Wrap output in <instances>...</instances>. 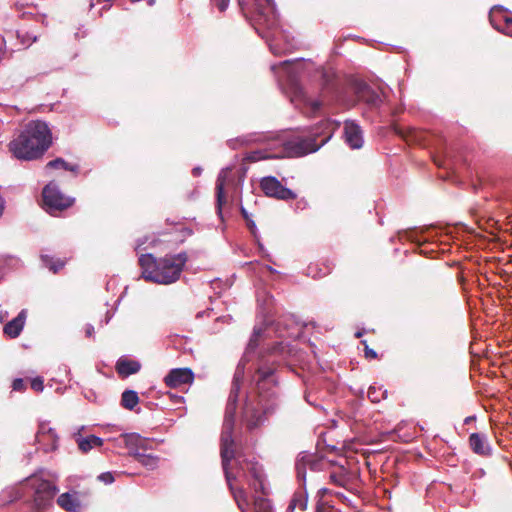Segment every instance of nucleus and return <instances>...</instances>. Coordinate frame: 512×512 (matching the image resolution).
<instances>
[{
	"label": "nucleus",
	"instance_id": "nucleus-1",
	"mask_svg": "<svg viewBox=\"0 0 512 512\" xmlns=\"http://www.w3.org/2000/svg\"><path fill=\"white\" fill-rule=\"evenodd\" d=\"M240 378L241 374L240 372L237 371L233 378L229 402L225 410L223 430L220 439V455L222 459V467L224 470L225 478L229 486V489L233 495V498L241 512H246V509L249 505L246 492L243 488L234 486L236 476L233 475L232 472L230 471L231 460L235 457L233 429L236 410L235 401L237 393L240 389Z\"/></svg>",
	"mask_w": 512,
	"mask_h": 512
},
{
	"label": "nucleus",
	"instance_id": "nucleus-2",
	"mask_svg": "<svg viewBox=\"0 0 512 512\" xmlns=\"http://www.w3.org/2000/svg\"><path fill=\"white\" fill-rule=\"evenodd\" d=\"M51 144L52 133L47 123L34 120L9 143V151L19 160L31 161L42 157Z\"/></svg>",
	"mask_w": 512,
	"mask_h": 512
},
{
	"label": "nucleus",
	"instance_id": "nucleus-3",
	"mask_svg": "<svg viewBox=\"0 0 512 512\" xmlns=\"http://www.w3.org/2000/svg\"><path fill=\"white\" fill-rule=\"evenodd\" d=\"M187 260V254L181 252L162 258H156L152 254H143L139 257L138 262L145 280L167 285L180 278Z\"/></svg>",
	"mask_w": 512,
	"mask_h": 512
},
{
	"label": "nucleus",
	"instance_id": "nucleus-4",
	"mask_svg": "<svg viewBox=\"0 0 512 512\" xmlns=\"http://www.w3.org/2000/svg\"><path fill=\"white\" fill-rule=\"evenodd\" d=\"M328 140V137L323 139L321 143H316L315 138H295L283 143L282 148L277 154L284 157H301L309 153L316 152Z\"/></svg>",
	"mask_w": 512,
	"mask_h": 512
},
{
	"label": "nucleus",
	"instance_id": "nucleus-5",
	"mask_svg": "<svg viewBox=\"0 0 512 512\" xmlns=\"http://www.w3.org/2000/svg\"><path fill=\"white\" fill-rule=\"evenodd\" d=\"M42 195L46 211L51 215L69 208L74 202L73 199L64 196L52 182L44 187Z\"/></svg>",
	"mask_w": 512,
	"mask_h": 512
},
{
	"label": "nucleus",
	"instance_id": "nucleus-6",
	"mask_svg": "<svg viewBox=\"0 0 512 512\" xmlns=\"http://www.w3.org/2000/svg\"><path fill=\"white\" fill-rule=\"evenodd\" d=\"M328 465H330L329 461H326L324 458L319 457L316 454L301 452L298 455L295 464L297 478L303 481L304 485L308 469L313 472L323 471L328 470Z\"/></svg>",
	"mask_w": 512,
	"mask_h": 512
},
{
	"label": "nucleus",
	"instance_id": "nucleus-7",
	"mask_svg": "<svg viewBox=\"0 0 512 512\" xmlns=\"http://www.w3.org/2000/svg\"><path fill=\"white\" fill-rule=\"evenodd\" d=\"M260 188L266 196L278 200L288 201L297 197L291 189L284 187L274 176L263 177L260 180Z\"/></svg>",
	"mask_w": 512,
	"mask_h": 512
},
{
	"label": "nucleus",
	"instance_id": "nucleus-8",
	"mask_svg": "<svg viewBox=\"0 0 512 512\" xmlns=\"http://www.w3.org/2000/svg\"><path fill=\"white\" fill-rule=\"evenodd\" d=\"M29 483L34 490V502L39 508L52 500L57 492V487L48 480L33 477Z\"/></svg>",
	"mask_w": 512,
	"mask_h": 512
},
{
	"label": "nucleus",
	"instance_id": "nucleus-9",
	"mask_svg": "<svg viewBox=\"0 0 512 512\" xmlns=\"http://www.w3.org/2000/svg\"><path fill=\"white\" fill-rule=\"evenodd\" d=\"M242 420L248 430H253L263 425L267 419L258 405V401L249 400L245 403Z\"/></svg>",
	"mask_w": 512,
	"mask_h": 512
},
{
	"label": "nucleus",
	"instance_id": "nucleus-10",
	"mask_svg": "<svg viewBox=\"0 0 512 512\" xmlns=\"http://www.w3.org/2000/svg\"><path fill=\"white\" fill-rule=\"evenodd\" d=\"M163 381L169 388H178L182 385L192 384L194 381V373L192 369L187 367L174 368L168 372Z\"/></svg>",
	"mask_w": 512,
	"mask_h": 512
},
{
	"label": "nucleus",
	"instance_id": "nucleus-11",
	"mask_svg": "<svg viewBox=\"0 0 512 512\" xmlns=\"http://www.w3.org/2000/svg\"><path fill=\"white\" fill-rule=\"evenodd\" d=\"M329 470V481L330 483L343 487L347 490H351L350 485L352 483L353 474L343 464H333L330 462L328 465Z\"/></svg>",
	"mask_w": 512,
	"mask_h": 512
},
{
	"label": "nucleus",
	"instance_id": "nucleus-12",
	"mask_svg": "<svg viewBox=\"0 0 512 512\" xmlns=\"http://www.w3.org/2000/svg\"><path fill=\"white\" fill-rule=\"evenodd\" d=\"M355 95L370 108H377L382 103L380 94L364 82L355 84Z\"/></svg>",
	"mask_w": 512,
	"mask_h": 512
},
{
	"label": "nucleus",
	"instance_id": "nucleus-13",
	"mask_svg": "<svg viewBox=\"0 0 512 512\" xmlns=\"http://www.w3.org/2000/svg\"><path fill=\"white\" fill-rule=\"evenodd\" d=\"M36 441L45 452H50L57 448L58 436L48 424L41 423L36 434Z\"/></svg>",
	"mask_w": 512,
	"mask_h": 512
},
{
	"label": "nucleus",
	"instance_id": "nucleus-14",
	"mask_svg": "<svg viewBox=\"0 0 512 512\" xmlns=\"http://www.w3.org/2000/svg\"><path fill=\"white\" fill-rule=\"evenodd\" d=\"M257 401L267 420L273 416L280 408V400L274 391H259Z\"/></svg>",
	"mask_w": 512,
	"mask_h": 512
},
{
	"label": "nucleus",
	"instance_id": "nucleus-15",
	"mask_svg": "<svg viewBox=\"0 0 512 512\" xmlns=\"http://www.w3.org/2000/svg\"><path fill=\"white\" fill-rule=\"evenodd\" d=\"M239 467L242 471H247L253 478L250 486L257 492H264V474L261 465L257 462L243 461L239 462Z\"/></svg>",
	"mask_w": 512,
	"mask_h": 512
},
{
	"label": "nucleus",
	"instance_id": "nucleus-16",
	"mask_svg": "<svg viewBox=\"0 0 512 512\" xmlns=\"http://www.w3.org/2000/svg\"><path fill=\"white\" fill-rule=\"evenodd\" d=\"M345 142L351 149H359L363 146V133L359 125L353 121L344 123Z\"/></svg>",
	"mask_w": 512,
	"mask_h": 512
},
{
	"label": "nucleus",
	"instance_id": "nucleus-17",
	"mask_svg": "<svg viewBox=\"0 0 512 512\" xmlns=\"http://www.w3.org/2000/svg\"><path fill=\"white\" fill-rule=\"evenodd\" d=\"M468 443L473 453L481 457H489L492 455V448L486 435L481 433H472L469 436Z\"/></svg>",
	"mask_w": 512,
	"mask_h": 512
},
{
	"label": "nucleus",
	"instance_id": "nucleus-18",
	"mask_svg": "<svg viewBox=\"0 0 512 512\" xmlns=\"http://www.w3.org/2000/svg\"><path fill=\"white\" fill-rule=\"evenodd\" d=\"M125 445L129 454L135 458V452H146L151 448L152 442L138 434H129L125 436Z\"/></svg>",
	"mask_w": 512,
	"mask_h": 512
},
{
	"label": "nucleus",
	"instance_id": "nucleus-19",
	"mask_svg": "<svg viewBox=\"0 0 512 512\" xmlns=\"http://www.w3.org/2000/svg\"><path fill=\"white\" fill-rule=\"evenodd\" d=\"M26 317V310H21L15 318L5 324L3 328L4 334L12 339L18 337L24 328Z\"/></svg>",
	"mask_w": 512,
	"mask_h": 512
},
{
	"label": "nucleus",
	"instance_id": "nucleus-20",
	"mask_svg": "<svg viewBox=\"0 0 512 512\" xmlns=\"http://www.w3.org/2000/svg\"><path fill=\"white\" fill-rule=\"evenodd\" d=\"M57 504L67 512H80L82 503L76 496V493H63L57 499Z\"/></svg>",
	"mask_w": 512,
	"mask_h": 512
},
{
	"label": "nucleus",
	"instance_id": "nucleus-21",
	"mask_svg": "<svg viewBox=\"0 0 512 512\" xmlns=\"http://www.w3.org/2000/svg\"><path fill=\"white\" fill-rule=\"evenodd\" d=\"M116 371L121 377H128L140 371L141 364L136 360L120 358L116 363Z\"/></svg>",
	"mask_w": 512,
	"mask_h": 512
},
{
	"label": "nucleus",
	"instance_id": "nucleus-22",
	"mask_svg": "<svg viewBox=\"0 0 512 512\" xmlns=\"http://www.w3.org/2000/svg\"><path fill=\"white\" fill-rule=\"evenodd\" d=\"M275 372V368L272 366L264 365L257 369V387L259 391H264L266 385L272 383L276 384L275 379L273 378Z\"/></svg>",
	"mask_w": 512,
	"mask_h": 512
},
{
	"label": "nucleus",
	"instance_id": "nucleus-23",
	"mask_svg": "<svg viewBox=\"0 0 512 512\" xmlns=\"http://www.w3.org/2000/svg\"><path fill=\"white\" fill-rule=\"evenodd\" d=\"M280 158H281L280 154L272 153L269 150L264 149V150H256V151L247 153L245 155V157L243 158V161L249 162V163H254V162H257L260 160H265V159H280Z\"/></svg>",
	"mask_w": 512,
	"mask_h": 512
},
{
	"label": "nucleus",
	"instance_id": "nucleus-24",
	"mask_svg": "<svg viewBox=\"0 0 512 512\" xmlns=\"http://www.w3.org/2000/svg\"><path fill=\"white\" fill-rule=\"evenodd\" d=\"M226 182V175L224 173L219 174L216 181V209L217 214L222 217V206L225 203L224 186Z\"/></svg>",
	"mask_w": 512,
	"mask_h": 512
},
{
	"label": "nucleus",
	"instance_id": "nucleus-25",
	"mask_svg": "<svg viewBox=\"0 0 512 512\" xmlns=\"http://www.w3.org/2000/svg\"><path fill=\"white\" fill-rule=\"evenodd\" d=\"M496 12L502 13L503 11L501 9H496V8L492 9L490 16H489L490 22L498 31H501L505 35L512 37V18H510L506 15H503L504 23L502 25L496 24L495 23V13Z\"/></svg>",
	"mask_w": 512,
	"mask_h": 512
},
{
	"label": "nucleus",
	"instance_id": "nucleus-26",
	"mask_svg": "<svg viewBox=\"0 0 512 512\" xmlns=\"http://www.w3.org/2000/svg\"><path fill=\"white\" fill-rule=\"evenodd\" d=\"M307 508V493L305 490L296 491L288 505V512H294L296 509L304 511Z\"/></svg>",
	"mask_w": 512,
	"mask_h": 512
},
{
	"label": "nucleus",
	"instance_id": "nucleus-27",
	"mask_svg": "<svg viewBox=\"0 0 512 512\" xmlns=\"http://www.w3.org/2000/svg\"><path fill=\"white\" fill-rule=\"evenodd\" d=\"M139 403V396L134 390H125L121 395V406L133 410Z\"/></svg>",
	"mask_w": 512,
	"mask_h": 512
},
{
	"label": "nucleus",
	"instance_id": "nucleus-28",
	"mask_svg": "<svg viewBox=\"0 0 512 512\" xmlns=\"http://www.w3.org/2000/svg\"><path fill=\"white\" fill-rule=\"evenodd\" d=\"M102 439L95 436L89 435L86 438H82L78 441V447L82 452H88L90 449L96 446L102 445Z\"/></svg>",
	"mask_w": 512,
	"mask_h": 512
},
{
	"label": "nucleus",
	"instance_id": "nucleus-29",
	"mask_svg": "<svg viewBox=\"0 0 512 512\" xmlns=\"http://www.w3.org/2000/svg\"><path fill=\"white\" fill-rule=\"evenodd\" d=\"M135 459L142 465L151 469L155 468L158 463V457L152 454H146L145 452H135Z\"/></svg>",
	"mask_w": 512,
	"mask_h": 512
},
{
	"label": "nucleus",
	"instance_id": "nucleus-30",
	"mask_svg": "<svg viewBox=\"0 0 512 512\" xmlns=\"http://www.w3.org/2000/svg\"><path fill=\"white\" fill-rule=\"evenodd\" d=\"M41 259L43 264L53 273H58L65 265V261L61 259H54L48 255H43Z\"/></svg>",
	"mask_w": 512,
	"mask_h": 512
},
{
	"label": "nucleus",
	"instance_id": "nucleus-31",
	"mask_svg": "<svg viewBox=\"0 0 512 512\" xmlns=\"http://www.w3.org/2000/svg\"><path fill=\"white\" fill-rule=\"evenodd\" d=\"M47 168H54V169H58V168H62L64 170H70V171H77L78 170V166H70L69 163H67L66 161H64L62 158H57L55 160H52V161H49L46 165Z\"/></svg>",
	"mask_w": 512,
	"mask_h": 512
},
{
	"label": "nucleus",
	"instance_id": "nucleus-32",
	"mask_svg": "<svg viewBox=\"0 0 512 512\" xmlns=\"http://www.w3.org/2000/svg\"><path fill=\"white\" fill-rule=\"evenodd\" d=\"M254 511L255 512H272L269 500L266 498H263V497H255Z\"/></svg>",
	"mask_w": 512,
	"mask_h": 512
},
{
	"label": "nucleus",
	"instance_id": "nucleus-33",
	"mask_svg": "<svg viewBox=\"0 0 512 512\" xmlns=\"http://www.w3.org/2000/svg\"><path fill=\"white\" fill-rule=\"evenodd\" d=\"M315 512H340V511L338 509H336L334 506L330 505L329 503L324 502L322 500H318Z\"/></svg>",
	"mask_w": 512,
	"mask_h": 512
},
{
	"label": "nucleus",
	"instance_id": "nucleus-34",
	"mask_svg": "<svg viewBox=\"0 0 512 512\" xmlns=\"http://www.w3.org/2000/svg\"><path fill=\"white\" fill-rule=\"evenodd\" d=\"M361 343L364 345L365 357L369 360L377 359V353L368 346L367 341L363 340Z\"/></svg>",
	"mask_w": 512,
	"mask_h": 512
},
{
	"label": "nucleus",
	"instance_id": "nucleus-35",
	"mask_svg": "<svg viewBox=\"0 0 512 512\" xmlns=\"http://www.w3.org/2000/svg\"><path fill=\"white\" fill-rule=\"evenodd\" d=\"M31 388L36 392H41L44 389V380L42 377H36L31 380Z\"/></svg>",
	"mask_w": 512,
	"mask_h": 512
},
{
	"label": "nucleus",
	"instance_id": "nucleus-36",
	"mask_svg": "<svg viewBox=\"0 0 512 512\" xmlns=\"http://www.w3.org/2000/svg\"><path fill=\"white\" fill-rule=\"evenodd\" d=\"M212 3L218 8L220 12H224L228 5L230 0H211Z\"/></svg>",
	"mask_w": 512,
	"mask_h": 512
},
{
	"label": "nucleus",
	"instance_id": "nucleus-37",
	"mask_svg": "<svg viewBox=\"0 0 512 512\" xmlns=\"http://www.w3.org/2000/svg\"><path fill=\"white\" fill-rule=\"evenodd\" d=\"M25 387L26 386L24 380L21 378L14 379V381L12 382V389L14 391H23L25 390Z\"/></svg>",
	"mask_w": 512,
	"mask_h": 512
},
{
	"label": "nucleus",
	"instance_id": "nucleus-38",
	"mask_svg": "<svg viewBox=\"0 0 512 512\" xmlns=\"http://www.w3.org/2000/svg\"><path fill=\"white\" fill-rule=\"evenodd\" d=\"M98 479L105 484H111L114 481V476L110 472L101 473Z\"/></svg>",
	"mask_w": 512,
	"mask_h": 512
},
{
	"label": "nucleus",
	"instance_id": "nucleus-39",
	"mask_svg": "<svg viewBox=\"0 0 512 512\" xmlns=\"http://www.w3.org/2000/svg\"><path fill=\"white\" fill-rule=\"evenodd\" d=\"M261 330H254L252 337L249 340V347L256 348L258 343V338L260 337Z\"/></svg>",
	"mask_w": 512,
	"mask_h": 512
},
{
	"label": "nucleus",
	"instance_id": "nucleus-40",
	"mask_svg": "<svg viewBox=\"0 0 512 512\" xmlns=\"http://www.w3.org/2000/svg\"><path fill=\"white\" fill-rule=\"evenodd\" d=\"M308 271H309V274H312V276H313L314 278H317V277H319V278H320V277H323V276L327 275V274L330 272V268H329V267H326V271H325V272H323V273H314V266L310 265V266L308 267Z\"/></svg>",
	"mask_w": 512,
	"mask_h": 512
},
{
	"label": "nucleus",
	"instance_id": "nucleus-41",
	"mask_svg": "<svg viewBox=\"0 0 512 512\" xmlns=\"http://www.w3.org/2000/svg\"><path fill=\"white\" fill-rule=\"evenodd\" d=\"M376 394H377V390H376V388H375V387H370V388L368 389V398H369L372 402H374V403H376V402H378V401H379V398H378V396H377Z\"/></svg>",
	"mask_w": 512,
	"mask_h": 512
},
{
	"label": "nucleus",
	"instance_id": "nucleus-42",
	"mask_svg": "<svg viewBox=\"0 0 512 512\" xmlns=\"http://www.w3.org/2000/svg\"><path fill=\"white\" fill-rule=\"evenodd\" d=\"M84 332H85V336L86 337L91 338V337H93L95 330H94V327L91 324H87L84 327Z\"/></svg>",
	"mask_w": 512,
	"mask_h": 512
},
{
	"label": "nucleus",
	"instance_id": "nucleus-43",
	"mask_svg": "<svg viewBox=\"0 0 512 512\" xmlns=\"http://www.w3.org/2000/svg\"><path fill=\"white\" fill-rule=\"evenodd\" d=\"M329 492L327 488H322L318 491V495L320 496V499Z\"/></svg>",
	"mask_w": 512,
	"mask_h": 512
},
{
	"label": "nucleus",
	"instance_id": "nucleus-44",
	"mask_svg": "<svg viewBox=\"0 0 512 512\" xmlns=\"http://www.w3.org/2000/svg\"><path fill=\"white\" fill-rule=\"evenodd\" d=\"M335 495H336V496H337L341 501H343V502H346V501L348 500V499H347V497H346L343 493L338 492V493H336Z\"/></svg>",
	"mask_w": 512,
	"mask_h": 512
},
{
	"label": "nucleus",
	"instance_id": "nucleus-45",
	"mask_svg": "<svg viewBox=\"0 0 512 512\" xmlns=\"http://www.w3.org/2000/svg\"><path fill=\"white\" fill-rule=\"evenodd\" d=\"M169 397L171 399H175L176 401L180 402L181 400H183V397L182 396H177V395H174L172 393H169Z\"/></svg>",
	"mask_w": 512,
	"mask_h": 512
},
{
	"label": "nucleus",
	"instance_id": "nucleus-46",
	"mask_svg": "<svg viewBox=\"0 0 512 512\" xmlns=\"http://www.w3.org/2000/svg\"><path fill=\"white\" fill-rule=\"evenodd\" d=\"M182 232L184 233V236H190L192 234V230L189 228H183Z\"/></svg>",
	"mask_w": 512,
	"mask_h": 512
},
{
	"label": "nucleus",
	"instance_id": "nucleus-47",
	"mask_svg": "<svg viewBox=\"0 0 512 512\" xmlns=\"http://www.w3.org/2000/svg\"><path fill=\"white\" fill-rule=\"evenodd\" d=\"M192 172H193V175L197 176L200 174V168H194Z\"/></svg>",
	"mask_w": 512,
	"mask_h": 512
},
{
	"label": "nucleus",
	"instance_id": "nucleus-48",
	"mask_svg": "<svg viewBox=\"0 0 512 512\" xmlns=\"http://www.w3.org/2000/svg\"><path fill=\"white\" fill-rule=\"evenodd\" d=\"M474 419H475V417H473V416H469V417H467V418L465 419V423H469V422H471V421H472V420H474Z\"/></svg>",
	"mask_w": 512,
	"mask_h": 512
},
{
	"label": "nucleus",
	"instance_id": "nucleus-49",
	"mask_svg": "<svg viewBox=\"0 0 512 512\" xmlns=\"http://www.w3.org/2000/svg\"><path fill=\"white\" fill-rule=\"evenodd\" d=\"M241 211H242L243 217L247 219V213H246L245 209L242 208Z\"/></svg>",
	"mask_w": 512,
	"mask_h": 512
},
{
	"label": "nucleus",
	"instance_id": "nucleus-50",
	"mask_svg": "<svg viewBox=\"0 0 512 512\" xmlns=\"http://www.w3.org/2000/svg\"><path fill=\"white\" fill-rule=\"evenodd\" d=\"M314 109H318L320 107V104L318 102H315L313 104Z\"/></svg>",
	"mask_w": 512,
	"mask_h": 512
},
{
	"label": "nucleus",
	"instance_id": "nucleus-51",
	"mask_svg": "<svg viewBox=\"0 0 512 512\" xmlns=\"http://www.w3.org/2000/svg\"><path fill=\"white\" fill-rule=\"evenodd\" d=\"M435 163H436L439 167H442V166L444 167V166H445L442 162H437L436 160H435Z\"/></svg>",
	"mask_w": 512,
	"mask_h": 512
},
{
	"label": "nucleus",
	"instance_id": "nucleus-52",
	"mask_svg": "<svg viewBox=\"0 0 512 512\" xmlns=\"http://www.w3.org/2000/svg\"><path fill=\"white\" fill-rule=\"evenodd\" d=\"M155 0H149V3L152 4Z\"/></svg>",
	"mask_w": 512,
	"mask_h": 512
}]
</instances>
